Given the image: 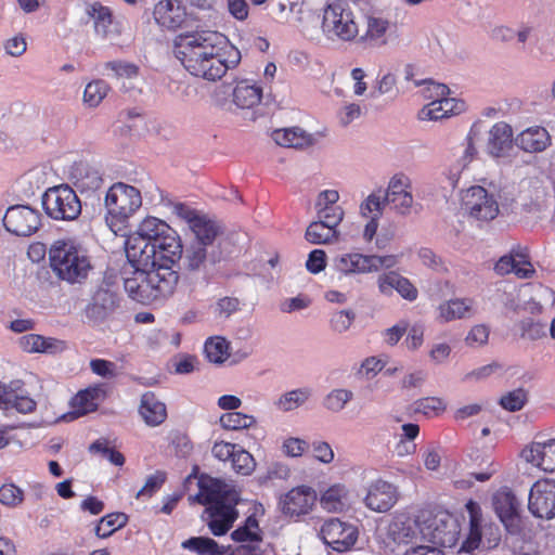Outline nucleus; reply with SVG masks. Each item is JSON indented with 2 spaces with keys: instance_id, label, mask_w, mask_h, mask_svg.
Instances as JSON below:
<instances>
[{
  "instance_id": "f257e3e1",
  "label": "nucleus",
  "mask_w": 555,
  "mask_h": 555,
  "mask_svg": "<svg viewBox=\"0 0 555 555\" xmlns=\"http://www.w3.org/2000/svg\"><path fill=\"white\" fill-rule=\"evenodd\" d=\"M173 54L192 76L208 81L220 79L242 59L240 50L218 31H184L173 39Z\"/></svg>"
},
{
  "instance_id": "f03ea898",
  "label": "nucleus",
  "mask_w": 555,
  "mask_h": 555,
  "mask_svg": "<svg viewBox=\"0 0 555 555\" xmlns=\"http://www.w3.org/2000/svg\"><path fill=\"white\" fill-rule=\"evenodd\" d=\"M198 488L199 492L189 500L208 505L203 519L214 535L225 534L238 517L236 505L241 502V491L232 483L208 476L199 478Z\"/></svg>"
},
{
  "instance_id": "7ed1b4c3",
  "label": "nucleus",
  "mask_w": 555,
  "mask_h": 555,
  "mask_svg": "<svg viewBox=\"0 0 555 555\" xmlns=\"http://www.w3.org/2000/svg\"><path fill=\"white\" fill-rule=\"evenodd\" d=\"M192 240L184 248V254L220 263L241 248L245 234L231 232L224 234L222 225L203 215L191 228Z\"/></svg>"
},
{
  "instance_id": "20e7f679",
  "label": "nucleus",
  "mask_w": 555,
  "mask_h": 555,
  "mask_svg": "<svg viewBox=\"0 0 555 555\" xmlns=\"http://www.w3.org/2000/svg\"><path fill=\"white\" fill-rule=\"evenodd\" d=\"M133 267L132 275L124 279V288L130 298L149 305L173 294L180 275L166 262Z\"/></svg>"
},
{
  "instance_id": "39448f33",
  "label": "nucleus",
  "mask_w": 555,
  "mask_h": 555,
  "mask_svg": "<svg viewBox=\"0 0 555 555\" xmlns=\"http://www.w3.org/2000/svg\"><path fill=\"white\" fill-rule=\"evenodd\" d=\"M49 258L53 272L70 284L86 281L93 269L87 249L72 241L54 242Z\"/></svg>"
},
{
  "instance_id": "423d86ee",
  "label": "nucleus",
  "mask_w": 555,
  "mask_h": 555,
  "mask_svg": "<svg viewBox=\"0 0 555 555\" xmlns=\"http://www.w3.org/2000/svg\"><path fill=\"white\" fill-rule=\"evenodd\" d=\"M169 225L155 217H146L138 227L137 232L126 243V255L133 266H149L153 261L152 244L169 231Z\"/></svg>"
},
{
  "instance_id": "0eeeda50",
  "label": "nucleus",
  "mask_w": 555,
  "mask_h": 555,
  "mask_svg": "<svg viewBox=\"0 0 555 555\" xmlns=\"http://www.w3.org/2000/svg\"><path fill=\"white\" fill-rule=\"evenodd\" d=\"M398 258L393 255H363L360 253H345L336 255L332 260L331 269L337 279L354 274L377 272L383 268L389 269L397 264Z\"/></svg>"
},
{
  "instance_id": "6e6552de",
  "label": "nucleus",
  "mask_w": 555,
  "mask_h": 555,
  "mask_svg": "<svg viewBox=\"0 0 555 555\" xmlns=\"http://www.w3.org/2000/svg\"><path fill=\"white\" fill-rule=\"evenodd\" d=\"M322 30L333 41H357L359 35L354 13L346 3L340 1L331 3L324 9Z\"/></svg>"
},
{
  "instance_id": "1a4fd4ad",
  "label": "nucleus",
  "mask_w": 555,
  "mask_h": 555,
  "mask_svg": "<svg viewBox=\"0 0 555 555\" xmlns=\"http://www.w3.org/2000/svg\"><path fill=\"white\" fill-rule=\"evenodd\" d=\"M41 202L47 216L53 220L72 221L81 214L80 199L67 184L49 188Z\"/></svg>"
},
{
  "instance_id": "9d476101",
  "label": "nucleus",
  "mask_w": 555,
  "mask_h": 555,
  "mask_svg": "<svg viewBox=\"0 0 555 555\" xmlns=\"http://www.w3.org/2000/svg\"><path fill=\"white\" fill-rule=\"evenodd\" d=\"M142 205L140 191L122 182L113 184L105 196L108 214L120 222L132 216Z\"/></svg>"
},
{
  "instance_id": "9b49d317",
  "label": "nucleus",
  "mask_w": 555,
  "mask_h": 555,
  "mask_svg": "<svg viewBox=\"0 0 555 555\" xmlns=\"http://www.w3.org/2000/svg\"><path fill=\"white\" fill-rule=\"evenodd\" d=\"M461 528L457 519L449 513H440L423 522L421 535L442 547H453L459 541Z\"/></svg>"
},
{
  "instance_id": "f8f14e48",
  "label": "nucleus",
  "mask_w": 555,
  "mask_h": 555,
  "mask_svg": "<svg viewBox=\"0 0 555 555\" xmlns=\"http://www.w3.org/2000/svg\"><path fill=\"white\" fill-rule=\"evenodd\" d=\"M462 208L478 221L493 220L499 214V204L493 194L480 185L470 186L463 193Z\"/></svg>"
},
{
  "instance_id": "ddd939ff",
  "label": "nucleus",
  "mask_w": 555,
  "mask_h": 555,
  "mask_svg": "<svg viewBox=\"0 0 555 555\" xmlns=\"http://www.w3.org/2000/svg\"><path fill=\"white\" fill-rule=\"evenodd\" d=\"M384 201L397 215L409 216L414 205L411 179L404 173L392 176L388 182Z\"/></svg>"
},
{
  "instance_id": "4468645a",
  "label": "nucleus",
  "mask_w": 555,
  "mask_h": 555,
  "mask_svg": "<svg viewBox=\"0 0 555 555\" xmlns=\"http://www.w3.org/2000/svg\"><path fill=\"white\" fill-rule=\"evenodd\" d=\"M217 263H211L205 259L183 254L180 270L181 282L180 291L186 295H192L208 281L207 273Z\"/></svg>"
},
{
  "instance_id": "2eb2a0df",
  "label": "nucleus",
  "mask_w": 555,
  "mask_h": 555,
  "mask_svg": "<svg viewBox=\"0 0 555 555\" xmlns=\"http://www.w3.org/2000/svg\"><path fill=\"white\" fill-rule=\"evenodd\" d=\"M528 509L537 518L552 519L555 516V480L542 479L532 485Z\"/></svg>"
},
{
  "instance_id": "dca6fc26",
  "label": "nucleus",
  "mask_w": 555,
  "mask_h": 555,
  "mask_svg": "<svg viewBox=\"0 0 555 555\" xmlns=\"http://www.w3.org/2000/svg\"><path fill=\"white\" fill-rule=\"evenodd\" d=\"M320 534L326 545L339 553L350 550L358 539L357 528L338 518L327 519L322 525Z\"/></svg>"
},
{
  "instance_id": "f3484780",
  "label": "nucleus",
  "mask_w": 555,
  "mask_h": 555,
  "mask_svg": "<svg viewBox=\"0 0 555 555\" xmlns=\"http://www.w3.org/2000/svg\"><path fill=\"white\" fill-rule=\"evenodd\" d=\"M40 224V214L25 205L10 207L3 217L5 230L18 236L31 235L39 229Z\"/></svg>"
},
{
  "instance_id": "a211bd4d",
  "label": "nucleus",
  "mask_w": 555,
  "mask_h": 555,
  "mask_svg": "<svg viewBox=\"0 0 555 555\" xmlns=\"http://www.w3.org/2000/svg\"><path fill=\"white\" fill-rule=\"evenodd\" d=\"M120 298L108 285H100L85 308L86 318L93 323H102L119 308Z\"/></svg>"
},
{
  "instance_id": "6ab92c4d",
  "label": "nucleus",
  "mask_w": 555,
  "mask_h": 555,
  "mask_svg": "<svg viewBox=\"0 0 555 555\" xmlns=\"http://www.w3.org/2000/svg\"><path fill=\"white\" fill-rule=\"evenodd\" d=\"M317 501L315 491L307 486L293 488L281 498L282 513L289 517L308 514Z\"/></svg>"
},
{
  "instance_id": "aec40b11",
  "label": "nucleus",
  "mask_w": 555,
  "mask_h": 555,
  "mask_svg": "<svg viewBox=\"0 0 555 555\" xmlns=\"http://www.w3.org/2000/svg\"><path fill=\"white\" fill-rule=\"evenodd\" d=\"M398 501L397 488L385 480L378 479L373 481L367 489L364 498L365 506L377 513H386Z\"/></svg>"
},
{
  "instance_id": "412c9836",
  "label": "nucleus",
  "mask_w": 555,
  "mask_h": 555,
  "mask_svg": "<svg viewBox=\"0 0 555 555\" xmlns=\"http://www.w3.org/2000/svg\"><path fill=\"white\" fill-rule=\"evenodd\" d=\"M513 145L512 127L503 121L494 124L488 132L486 152L492 158H507Z\"/></svg>"
},
{
  "instance_id": "4be33fe9",
  "label": "nucleus",
  "mask_w": 555,
  "mask_h": 555,
  "mask_svg": "<svg viewBox=\"0 0 555 555\" xmlns=\"http://www.w3.org/2000/svg\"><path fill=\"white\" fill-rule=\"evenodd\" d=\"M479 131L472 127L464 138L463 142L456 147L454 155L456 156V164L453 169L450 170L448 179L450 184L455 188L460 179L461 172L468 167V165L477 157V140Z\"/></svg>"
},
{
  "instance_id": "5701e85b",
  "label": "nucleus",
  "mask_w": 555,
  "mask_h": 555,
  "mask_svg": "<svg viewBox=\"0 0 555 555\" xmlns=\"http://www.w3.org/2000/svg\"><path fill=\"white\" fill-rule=\"evenodd\" d=\"M152 246L154 247V257L150 264H156L160 260L169 261L170 263H175L177 259L182 260L184 249L180 237L171 228L159 236Z\"/></svg>"
},
{
  "instance_id": "b1692460",
  "label": "nucleus",
  "mask_w": 555,
  "mask_h": 555,
  "mask_svg": "<svg viewBox=\"0 0 555 555\" xmlns=\"http://www.w3.org/2000/svg\"><path fill=\"white\" fill-rule=\"evenodd\" d=\"M492 506L505 527L515 524L518 517L519 502L508 487H502L492 495Z\"/></svg>"
},
{
  "instance_id": "393cba45",
  "label": "nucleus",
  "mask_w": 555,
  "mask_h": 555,
  "mask_svg": "<svg viewBox=\"0 0 555 555\" xmlns=\"http://www.w3.org/2000/svg\"><path fill=\"white\" fill-rule=\"evenodd\" d=\"M494 270L501 275L515 273L519 279H529L534 274L528 255L522 250H513L509 255L501 257L495 263Z\"/></svg>"
},
{
  "instance_id": "a878e982",
  "label": "nucleus",
  "mask_w": 555,
  "mask_h": 555,
  "mask_svg": "<svg viewBox=\"0 0 555 555\" xmlns=\"http://www.w3.org/2000/svg\"><path fill=\"white\" fill-rule=\"evenodd\" d=\"M522 457L545 472L555 470V439L535 441L521 452Z\"/></svg>"
},
{
  "instance_id": "bb28decb",
  "label": "nucleus",
  "mask_w": 555,
  "mask_h": 555,
  "mask_svg": "<svg viewBox=\"0 0 555 555\" xmlns=\"http://www.w3.org/2000/svg\"><path fill=\"white\" fill-rule=\"evenodd\" d=\"M185 9L178 0H162L153 11L155 22L167 29H177L185 20Z\"/></svg>"
},
{
  "instance_id": "cd10ccee",
  "label": "nucleus",
  "mask_w": 555,
  "mask_h": 555,
  "mask_svg": "<svg viewBox=\"0 0 555 555\" xmlns=\"http://www.w3.org/2000/svg\"><path fill=\"white\" fill-rule=\"evenodd\" d=\"M379 292L386 296L392 295L397 291L404 299L413 301L417 298L416 287L404 276L397 272H388L378 278Z\"/></svg>"
},
{
  "instance_id": "c85d7f7f",
  "label": "nucleus",
  "mask_w": 555,
  "mask_h": 555,
  "mask_svg": "<svg viewBox=\"0 0 555 555\" xmlns=\"http://www.w3.org/2000/svg\"><path fill=\"white\" fill-rule=\"evenodd\" d=\"M20 347L28 352H40L46 354H57L63 352L67 345L64 340L44 337L38 334H27L18 339Z\"/></svg>"
},
{
  "instance_id": "c756f323",
  "label": "nucleus",
  "mask_w": 555,
  "mask_h": 555,
  "mask_svg": "<svg viewBox=\"0 0 555 555\" xmlns=\"http://www.w3.org/2000/svg\"><path fill=\"white\" fill-rule=\"evenodd\" d=\"M423 524L404 516L396 517L388 527V538L397 544H408L421 534Z\"/></svg>"
},
{
  "instance_id": "7c9ffc66",
  "label": "nucleus",
  "mask_w": 555,
  "mask_h": 555,
  "mask_svg": "<svg viewBox=\"0 0 555 555\" xmlns=\"http://www.w3.org/2000/svg\"><path fill=\"white\" fill-rule=\"evenodd\" d=\"M389 21L375 15L366 16V29L358 35L357 42L364 47H380L387 43L385 35L389 28Z\"/></svg>"
},
{
  "instance_id": "2f4dec72",
  "label": "nucleus",
  "mask_w": 555,
  "mask_h": 555,
  "mask_svg": "<svg viewBox=\"0 0 555 555\" xmlns=\"http://www.w3.org/2000/svg\"><path fill=\"white\" fill-rule=\"evenodd\" d=\"M515 144L528 153H539L551 144V137L542 127H531L521 131L515 139Z\"/></svg>"
},
{
  "instance_id": "473e14b6",
  "label": "nucleus",
  "mask_w": 555,
  "mask_h": 555,
  "mask_svg": "<svg viewBox=\"0 0 555 555\" xmlns=\"http://www.w3.org/2000/svg\"><path fill=\"white\" fill-rule=\"evenodd\" d=\"M139 413L145 424L151 427L163 424L167 417L165 403L159 401L155 393L151 391L142 395Z\"/></svg>"
},
{
  "instance_id": "72a5a7b5",
  "label": "nucleus",
  "mask_w": 555,
  "mask_h": 555,
  "mask_svg": "<svg viewBox=\"0 0 555 555\" xmlns=\"http://www.w3.org/2000/svg\"><path fill=\"white\" fill-rule=\"evenodd\" d=\"M272 139L281 146L294 149L309 147L315 142L312 134L299 127L274 130L272 132Z\"/></svg>"
},
{
  "instance_id": "f704fd0d",
  "label": "nucleus",
  "mask_w": 555,
  "mask_h": 555,
  "mask_svg": "<svg viewBox=\"0 0 555 555\" xmlns=\"http://www.w3.org/2000/svg\"><path fill=\"white\" fill-rule=\"evenodd\" d=\"M466 509L469 514V532L463 541L460 551L473 553L479 547L481 542V508L478 503L468 501L466 503Z\"/></svg>"
},
{
  "instance_id": "c9c22d12",
  "label": "nucleus",
  "mask_w": 555,
  "mask_h": 555,
  "mask_svg": "<svg viewBox=\"0 0 555 555\" xmlns=\"http://www.w3.org/2000/svg\"><path fill=\"white\" fill-rule=\"evenodd\" d=\"M438 311L442 322L470 318L475 313L474 300L469 298L450 299L440 304Z\"/></svg>"
},
{
  "instance_id": "e433bc0d",
  "label": "nucleus",
  "mask_w": 555,
  "mask_h": 555,
  "mask_svg": "<svg viewBox=\"0 0 555 555\" xmlns=\"http://www.w3.org/2000/svg\"><path fill=\"white\" fill-rule=\"evenodd\" d=\"M105 398V390L100 387L87 388L79 391L73 399V406L79 414L94 411L100 401Z\"/></svg>"
},
{
  "instance_id": "4c0bfd02",
  "label": "nucleus",
  "mask_w": 555,
  "mask_h": 555,
  "mask_svg": "<svg viewBox=\"0 0 555 555\" xmlns=\"http://www.w3.org/2000/svg\"><path fill=\"white\" fill-rule=\"evenodd\" d=\"M262 98V89L256 85L240 82L233 90V102L241 108H251L259 104Z\"/></svg>"
},
{
  "instance_id": "58836bf2",
  "label": "nucleus",
  "mask_w": 555,
  "mask_h": 555,
  "mask_svg": "<svg viewBox=\"0 0 555 555\" xmlns=\"http://www.w3.org/2000/svg\"><path fill=\"white\" fill-rule=\"evenodd\" d=\"M311 396V388H297L280 396V398L274 402V406L282 412H289L302 406Z\"/></svg>"
},
{
  "instance_id": "ea45409f",
  "label": "nucleus",
  "mask_w": 555,
  "mask_h": 555,
  "mask_svg": "<svg viewBox=\"0 0 555 555\" xmlns=\"http://www.w3.org/2000/svg\"><path fill=\"white\" fill-rule=\"evenodd\" d=\"M231 538L237 543H261L262 533L256 517L248 516L244 525L231 533Z\"/></svg>"
},
{
  "instance_id": "a19ab883",
  "label": "nucleus",
  "mask_w": 555,
  "mask_h": 555,
  "mask_svg": "<svg viewBox=\"0 0 555 555\" xmlns=\"http://www.w3.org/2000/svg\"><path fill=\"white\" fill-rule=\"evenodd\" d=\"M305 237L311 244H331L338 241L339 233L331 225L313 221L308 225Z\"/></svg>"
},
{
  "instance_id": "79ce46f5",
  "label": "nucleus",
  "mask_w": 555,
  "mask_h": 555,
  "mask_svg": "<svg viewBox=\"0 0 555 555\" xmlns=\"http://www.w3.org/2000/svg\"><path fill=\"white\" fill-rule=\"evenodd\" d=\"M182 547L194 551L201 555H225L228 548L219 545L215 540L206 537L191 538L182 543Z\"/></svg>"
},
{
  "instance_id": "37998d69",
  "label": "nucleus",
  "mask_w": 555,
  "mask_h": 555,
  "mask_svg": "<svg viewBox=\"0 0 555 555\" xmlns=\"http://www.w3.org/2000/svg\"><path fill=\"white\" fill-rule=\"evenodd\" d=\"M347 493L345 486L334 485L322 494L320 503L328 512H340L346 506Z\"/></svg>"
},
{
  "instance_id": "c03bdc74",
  "label": "nucleus",
  "mask_w": 555,
  "mask_h": 555,
  "mask_svg": "<svg viewBox=\"0 0 555 555\" xmlns=\"http://www.w3.org/2000/svg\"><path fill=\"white\" fill-rule=\"evenodd\" d=\"M353 399V392L346 388L332 389L323 399L322 405L332 413L341 412Z\"/></svg>"
},
{
  "instance_id": "a18cd8bd",
  "label": "nucleus",
  "mask_w": 555,
  "mask_h": 555,
  "mask_svg": "<svg viewBox=\"0 0 555 555\" xmlns=\"http://www.w3.org/2000/svg\"><path fill=\"white\" fill-rule=\"evenodd\" d=\"M128 516L124 513H112L101 518L95 527V534L99 538H107L116 530L126 526Z\"/></svg>"
},
{
  "instance_id": "49530a36",
  "label": "nucleus",
  "mask_w": 555,
  "mask_h": 555,
  "mask_svg": "<svg viewBox=\"0 0 555 555\" xmlns=\"http://www.w3.org/2000/svg\"><path fill=\"white\" fill-rule=\"evenodd\" d=\"M220 426L227 430H241L256 425L257 421L253 415L241 412H228L220 416Z\"/></svg>"
},
{
  "instance_id": "de8ad7c7",
  "label": "nucleus",
  "mask_w": 555,
  "mask_h": 555,
  "mask_svg": "<svg viewBox=\"0 0 555 555\" xmlns=\"http://www.w3.org/2000/svg\"><path fill=\"white\" fill-rule=\"evenodd\" d=\"M205 353L210 362L222 363L230 356L229 343L220 336L211 337L205 343Z\"/></svg>"
},
{
  "instance_id": "09e8293b",
  "label": "nucleus",
  "mask_w": 555,
  "mask_h": 555,
  "mask_svg": "<svg viewBox=\"0 0 555 555\" xmlns=\"http://www.w3.org/2000/svg\"><path fill=\"white\" fill-rule=\"evenodd\" d=\"M411 409L413 413H421L425 416L439 415L446 410V403L438 397H426L415 400Z\"/></svg>"
},
{
  "instance_id": "8fccbe9b",
  "label": "nucleus",
  "mask_w": 555,
  "mask_h": 555,
  "mask_svg": "<svg viewBox=\"0 0 555 555\" xmlns=\"http://www.w3.org/2000/svg\"><path fill=\"white\" fill-rule=\"evenodd\" d=\"M108 86L104 80H94L86 86L83 101L90 107H95L106 96Z\"/></svg>"
},
{
  "instance_id": "3c124183",
  "label": "nucleus",
  "mask_w": 555,
  "mask_h": 555,
  "mask_svg": "<svg viewBox=\"0 0 555 555\" xmlns=\"http://www.w3.org/2000/svg\"><path fill=\"white\" fill-rule=\"evenodd\" d=\"M231 460L233 469L240 475L248 476L256 468L253 455L242 448L236 449Z\"/></svg>"
},
{
  "instance_id": "603ef678",
  "label": "nucleus",
  "mask_w": 555,
  "mask_h": 555,
  "mask_svg": "<svg viewBox=\"0 0 555 555\" xmlns=\"http://www.w3.org/2000/svg\"><path fill=\"white\" fill-rule=\"evenodd\" d=\"M414 83L416 87L424 86L422 95L425 100H430V102L440 100L444 95H448L450 91L448 86L435 82L431 79L415 80Z\"/></svg>"
},
{
  "instance_id": "864d4df0",
  "label": "nucleus",
  "mask_w": 555,
  "mask_h": 555,
  "mask_svg": "<svg viewBox=\"0 0 555 555\" xmlns=\"http://www.w3.org/2000/svg\"><path fill=\"white\" fill-rule=\"evenodd\" d=\"M104 68L112 72V77L116 79H132L138 75V66L133 63L124 61H112L104 64Z\"/></svg>"
},
{
  "instance_id": "5fc2aeb1",
  "label": "nucleus",
  "mask_w": 555,
  "mask_h": 555,
  "mask_svg": "<svg viewBox=\"0 0 555 555\" xmlns=\"http://www.w3.org/2000/svg\"><path fill=\"white\" fill-rule=\"evenodd\" d=\"M24 501V491L14 483H5L0 487V503L16 507Z\"/></svg>"
},
{
  "instance_id": "6e6d98bb",
  "label": "nucleus",
  "mask_w": 555,
  "mask_h": 555,
  "mask_svg": "<svg viewBox=\"0 0 555 555\" xmlns=\"http://www.w3.org/2000/svg\"><path fill=\"white\" fill-rule=\"evenodd\" d=\"M526 401L527 392L524 389L518 388L502 396L500 404L503 409L515 412L521 410Z\"/></svg>"
},
{
  "instance_id": "4d7b16f0",
  "label": "nucleus",
  "mask_w": 555,
  "mask_h": 555,
  "mask_svg": "<svg viewBox=\"0 0 555 555\" xmlns=\"http://www.w3.org/2000/svg\"><path fill=\"white\" fill-rule=\"evenodd\" d=\"M354 319L356 313L352 310L337 311L332 314L330 325L334 332L343 334L350 328Z\"/></svg>"
},
{
  "instance_id": "13d9d810",
  "label": "nucleus",
  "mask_w": 555,
  "mask_h": 555,
  "mask_svg": "<svg viewBox=\"0 0 555 555\" xmlns=\"http://www.w3.org/2000/svg\"><path fill=\"white\" fill-rule=\"evenodd\" d=\"M385 205L387 204L385 203L384 197L372 193L360 205V212L363 217L373 215L372 217H377V219H379Z\"/></svg>"
},
{
  "instance_id": "bf43d9fd",
  "label": "nucleus",
  "mask_w": 555,
  "mask_h": 555,
  "mask_svg": "<svg viewBox=\"0 0 555 555\" xmlns=\"http://www.w3.org/2000/svg\"><path fill=\"white\" fill-rule=\"evenodd\" d=\"M318 222L331 225V229L336 230L337 225L341 222L344 211L340 207H332L327 209H317Z\"/></svg>"
},
{
  "instance_id": "052dcab7",
  "label": "nucleus",
  "mask_w": 555,
  "mask_h": 555,
  "mask_svg": "<svg viewBox=\"0 0 555 555\" xmlns=\"http://www.w3.org/2000/svg\"><path fill=\"white\" fill-rule=\"evenodd\" d=\"M166 480V473L156 472L155 474L147 477L145 485L139 490L137 496H152Z\"/></svg>"
},
{
  "instance_id": "680f3d73",
  "label": "nucleus",
  "mask_w": 555,
  "mask_h": 555,
  "mask_svg": "<svg viewBox=\"0 0 555 555\" xmlns=\"http://www.w3.org/2000/svg\"><path fill=\"white\" fill-rule=\"evenodd\" d=\"M311 299L306 295H298L293 298H286L280 304V310L284 313H292L308 308Z\"/></svg>"
},
{
  "instance_id": "e2e57ef3",
  "label": "nucleus",
  "mask_w": 555,
  "mask_h": 555,
  "mask_svg": "<svg viewBox=\"0 0 555 555\" xmlns=\"http://www.w3.org/2000/svg\"><path fill=\"white\" fill-rule=\"evenodd\" d=\"M417 256L422 263L434 271H444L442 259L434 253L430 248L423 247L417 251Z\"/></svg>"
},
{
  "instance_id": "0e129e2a",
  "label": "nucleus",
  "mask_w": 555,
  "mask_h": 555,
  "mask_svg": "<svg viewBox=\"0 0 555 555\" xmlns=\"http://www.w3.org/2000/svg\"><path fill=\"white\" fill-rule=\"evenodd\" d=\"M326 254L322 249L312 250L307 259L306 268L312 274L322 272L326 267Z\"/></svg>"
},
{
  "instance_id": "69168bd1",
  "label": "nucleus",
  "mask_w": 555,
  "mask_h": 555,
  "mask_svg": "<svg viewBox=\"0 0 555 555\" xmlns=\"http://www.w3.org/2000/svg\"><path fill=\"white\" fill-rule=\"evenodd\" d=\"M488 338L489 328L483 324H479L472 327L465 340L466 344L470 347H480L488 341Z\"/></svg>"
},
{
  "instance_id": "338daca9",
  "label": "nucleus",
  "mask_w": 555,
  "mask_h": 555,
  "mask_svg": "<svg viewBox=\"0 0 555 555\" xmlns=\"http://www.w3.org/2000/svg\"><path fill=\"white\" fill-rule=\"evenodd\" d=\"M90 367L94 374L101 377L112 378L116 376V364L111 361L93 359L90 362Z\"/></svg>"
},
{
  "instance_id": "774afa93",
  "label": "nucleus",
  "mask_w": 555,
  "mask_h": 555,
  "mask_svg": "<svg viewBox=\"0 0 555 555\" xmlns=\"http://www.w3.org/2000/svg\"><path fill=\"white\" fill-rule=\"evenodd\" d=\"M3 48L7 54L17 57L26 52L27 43L23 35H16L4 41Z\"/></svg>"
}]
</instances>
